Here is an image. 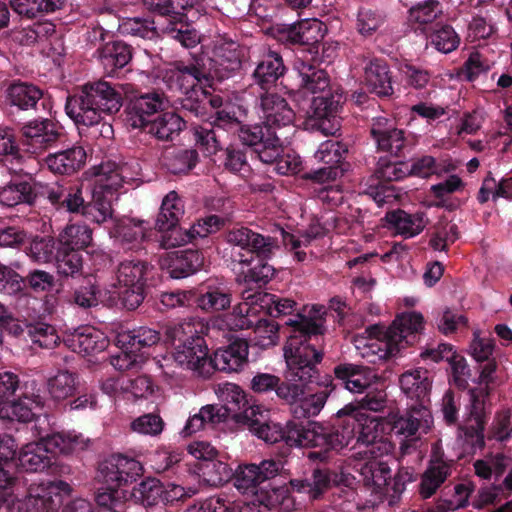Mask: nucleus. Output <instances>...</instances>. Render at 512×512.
I'll return each mask as SVG.
<instances>
[{"instance_id":"obj_1","label":"nucleus","mask_w":512,"mask_h":512,"mask_svg":"<svg viewBox=\"0 0 512 512\" xmlns=\"http://www.w3.org/2000/svg\"><path fill=\"white\" fill-rule=\"evenodd\" d=\"M225 240L236 247L231 253V266L236 282L246 288L242 292L245 300L250 301L253 306H258L259 310L272 318L288 316L284 324L291 328L290 334L293 333V327L286 322L290 319L295 320L297 315L321 321L324 332L326 331L325 319L322 316L293 314L297 309V303L293 299L259 291L269 283L276 271L274 266L268 263L275 250L279 248L274 237L262 235L246 226H239L228 230Z\"/></svg>"},{"instance_id":"obj_2","label":"nucleus","mask_w":512,"mask_h":512,"mask_svg":"<svg viewBox=\"0 0 512 512\" xmlns=\"http://www.w3.org/2000/svg\"><path fill=\"white\" fill-rule=\"evenodd\" d=\"M95 181L87 201L81 185L72 182L55 183L47 186L44 195L50 204L60 212L81 214L98 225L112 217V201L124 182L123 167L113 161L95 167Z\"/></svg>"},{"instance_id":"obj_3","label":"nucleus","mask_w":512,"mask_h":512,"mask_svg":"<svg viewBox=\"0 0 512 512\" xmlns=\"http://www.w3.org/2000/svg\"><path fill=\"white\" fill-rule=\"evenodd\" d=\"M295 320L286 322L293 327V333L284 346V357L287 365L285 380L269 373H257L251 380L250 386L255 393L264 394L274 391L279 398L280 389L291 386L292 382L304 381L315 376L317 364L324 356L323 349L317 348V341L324 335L321 321L297 315Z\"/></svg>"},{"instance_id":"obj_4","label":"nucleus","mask_w":512,"mask_h":512,"mask_svg":"<svg viewBox=\"0 0 512 512\" xmlns=\"http://www.w3.org/2000/svg\"><path fill=\"white\" fill-rule=\"evenodd\" d=\"M168 100L164 93L151 91L132 97L126 108V124L160 141H172L186 122L175 112H164Z\"/></svg>"},{"instance_id":"obj_5","label":"nucleus","mask_w":512,"mask_h":512,"mask_svg":"<svg viewBox=\"0 0 512 512\" xmlns=\"http://www.w3.org/2000/svg\"><path fill=\"white\" fill-rule=\"evenodd\" d=\"M38 441L24 445L17 458L18 465L27 472L54 474L58 471L56 455H68L88 448L90 439L75 431L43 434L38 431Z\"/></svg>"},{"instance_id":"obj_6","label":"nucleus","mask_w":512,"mask_h":512,"mask_svg":"<svg viewBox=\"0 0 512 512\" xmlns=\"http://www.w3.org/2000/svg\"><path fill=\"white\" fill-rule=\"evenodd\" d=\"M122 94L109 82L98 80L82 85L65 103V112L79 126H97L103 116L117 113Z\"/></svg>"},{"instance_id":"obj_7","label":"nucleus","mask_w":512,"mask_h":512,"mask_svg":"<svg viewBox=\"0 0 512 512\" xmlns=\"http://www.w3.org/2000/svg\"><path fill=\"white\" fill-rule=\"evenodd\" d=\"M203 326L199 322L183 321L167 325L163 333V341L173 347L174 361L182 368L192 370L198 375H211V355L205 338Z\"/></svg>"},{"instance_id":"obj_8","label":"nucleus","mask_w":512,"mask_h":512,"mask_svg":"<svg viewBox=\"0 0 512 512\" xmlns=\"http://www.w3.org/2000/svg\"><path fill=\"white\" fill-rule=\"evenodd\" d=\"M336 390L332 376H315L304 381L292 382L291 386L280 389L279 399L290 405L296 419H308L317 416L324 408L328 397Z\"/></svg>"},{"instance_id":"obj_9","label":"nucleus","mask_w":512,"mask_h":512,"mask_svg":"<svg viewBox=\"0 0 512 512\" xmlns=\"http://www.w3.org/2000/svg\"><path fill=\"white\" fill-rule=\"evenodd\" d=\"M378 426L376 417L357 409L352 403L347 404L337 412L334 422L330 424V448L338 452L355 439L356 443L371 445L370 452L373 453L374 445L380 437Z\"/></svg>"},{"instance_id":"obj_10","label":"nucleus","mask_w":512,"mask_h":512,"mask_svg":"<svg viewBox=\"0 0 512 512\" xmlns=\"http://www.w3.org/2000/svg\"><path fill=\"white\" fill-rule=\"evenodd\" d=\"M481 366L478 377V387L470 389V406L467 417L462 423L458 424V431L464 435L465 441L470 443L473 449H483L485 447L484 430L488 420L485 411V399L491 393L490 385L494 384L493 374L497 369V363L494 359L485 361Z\"/></svg>"},{"instance_id":"obj_11","label":"nucleus","mask_w":512,"mask_h":512,"mask_svg":"<svg viewBox=\"0 0 512 512\" xmlns=\"http://www.w3.org/2000/svg\"><path fill=\"white\" fill-rule=\"evenodd\" d=\"M53 110L52 97L38 85L14 79L4 89V111L10 122L20 124L25 115Z\"/></svg>"},{"instance_id":"obj_12","label":"nucleus","mask_w":512,"mask_h":512,"mask_svg":"<svg viewBox=\"0 0 512 512\" xmlns=\"http://www.w3.org/2000/svg\"><path fill=\"white\" fill-rule=\"evenodd\" d=\"M198 2L199 0H142V5L148 12L166 20V25L162 28L164 34L190 48L199 39L196 29L188 21L187 12Z\"/></svg>"},{"instance_id":"obj_13","label":"nucleus","mask_w":512,"mask_h":512,"mask_svg":"<svg viewBox=\"0 0 512 512\" xmlns=\"http://www.w3.org/2000/svg\"><path fill=\"white\" fill-rule=\"evenodd\" d=\"M424 318L421 313L412 311L398 315L392 324L384 331L377 326L370 330H379L383 340L369 346V350L376 354L378 359H388L400 353L408 346L414 345L423 329Z\"/></svg>"},{"instance_id":"obj_14","label":"nucleus","mask_w":512,"mask_h":512,"mask_svg":"<svg viewBox=\"0 0 512 512\" xmlns=\"http://www.w3.org/2000/svg\"><path fill=\"white\" fill-rule=\"evenodd\" d=\"M184 201L176 191H170L162 200L155 220V229L161 232V246L165 249L174 248L196 239L201 235L195 227H183L181 220L184 217Z\"/></svg>"},{"instance_id":"obj_15","label":"nucleus","mask_w":512,"mask_h":512,"mask_svg":"<svg viewBox=\"0 0 512 512\" xmlns=\"http://www.w3.org/2000/svg\"><path fill=\"white\" fill-rule=\"evenodd\" d=\"M271 35L287 48L296 50L316 60L327 32L326 25L318 19H304L291 24L278 23L270 28Z\"/></svg>"},{"instance_id":"obj_16","label":"nucleus","mask_w":512,"mask_h":512,"mask_svg":"<svg viewBox=\"0 0 512 512\" xmlns=\"http://www.w3.org/2000/svg\"><path fill=\"white\" fill-rule=\"evenodd\" d=\"M331 429L329 425L313 423L305 426L302 422L295 420L287 421L285 426L281 425L283 437L281 442L287 446L285 454L291 447H303L311 449L307 457L312 461H327L332 452L330 448Z\"/></svg>"},{"instance_id":"obj_17","label":"nucleus","mask_w":512,"mask_h":512,"mask_svg":"<svg viewBox=\"0 0 512 512\" xmlns=\"http://www.w3.org/2000/svg\"><path fill=\"white\" fill-rule=\"evenodd\" d=\"M356 471L362 477L364 485L376 494L400 495L406 484L415 480L413 470L409 467H400L394 476L387 462L377 458L359 462L355 465Z\"/></svg>"},{"instance_id":"obj_18","label":"nucleus","mask_w":512,"mask_h":512,"mask_svg":"<svg viewBox=\"0 0 512 512\" xmlns=\"http://www.w3.org/2000/svg\"><path fill=\"white\" fill-rule=\"evenodd\" d=\"M18 125L23 150L31 154H40L56 148L66 140L63 127L52 119V113L47 117L38 116Z\"/></svg>"},{"instance_id":"obj_19","label":"nucleus","mask_w":512,"mask_h":512,"mask_svg":"<svg viewBox=\"0 0 512 512\" xmlns=\"http://www.w3.org/2000/svg\"><path fill=\"white\" fill-rule=\"evenodd\" d=\"M369 133L377 151L405 158L416 145L414 136L397 126L395 118L373 117L369 124Z\"/></svg>"},{"instance_id":"obj_20","label":"nucleus","mask_w":512,"mask_h":512,"mask_svg":"<svg viewBox=\"0 0 512 512\" xmlns=\"http://www.w3.org/2000/svg\"><path fill=\"white\" fill-rule=\"evenodd\" d=\"M70 492L71 487L65 481L42 482L31 487L25 498L12 500L9 512H57Z\"/></svg>"},{"instance_id":"obj_21","label":"nucleus","mask_w":512,"mask_h":512,"mask_svg":"<svg viewBox=\"0 0 512 512\" xmlns=\"http://www.w3.org/2000/svg\"><path fill=\"white\" fill-rule=\"evenodd\" d=\"M345 100L343 90L339 85L330 87L312 98L307 110V117L315 120V125L322 132L333 135L339 130L340 124L337 116Z\"/></svg>"},{"instance_id":"obj_22","label":"nucleus","mask_w":512,"mask_h":512,"mask_svg":"<svg viewBox=\"0 0 512 512\" xmlns=\"http://www.w3.org/2000/svg\"><path fill=\"white\" fill-rule=\"evenodd\" d=\"M283 463L280 460L265 459L260 464H240L233 471L232 481L236 489L242 494L260 495L265 491L261 485L275 478L281 469Z\"/></svg>"},{"instance_id":"obj_23","label":"nucleus","mask_w":512,"mask_h":512,"mask_svg":"<svg viewBox=\"0 0 512 512\" xmlns=\"http://www.w3.org/2000/svg\"><path fill=\"white\" fill-rule=\"evenodd\" d=\"M241 143L250 148L261 162H271L280 151V138L276 130L262 124H241L237 128Z\"/></svg>"},{"instance_id":"obj_24","label":"nucleus","mask_w":512,"mask_h":512,"mask_svg":"<svg viewBox=\"0 0 512 512\" xmlns=\"http://www.w3.org/2000/svg\"><path fill=\"white\" fill-rule=\"evenodd\" d=\"M142 472V465L136 459L113 454L99 463L96 478L103 485L120 489L135 481Z\"/></svg>"},{"instance_id":"obj_25","label":"nucleus","mask_w":512,"mask_h":512,"mask_svg":"<svg viewBox=\"0 0 512 512\" xmlns=\"http://www.w3.org/2000/svg\"><path fill=\"white\" fill-rule=\"evenodd\" d=\"M333 382L337 386L352 392L362 394L366 392L379 377L373 368L354 363H339L333 368Z\"/></svg>"},{"instance_id":"obj_26","label":"nucleus","mask_w":512,"mask_h":512,"mask_svg":"<svg viewBox=\"0 0 512 512\" xmlns=\"http://www.w3.org/2000/svg\"><path fill=\"white\" fill-rule=\"evenodd\" d=\"M364 83L370 93L381 99H390L394 94L392 73L384 58H363Z\"/></svg>"},{"instance_id":"obj_27","label":"nucleus","mask_w":512,"mask_h":512,"mask_svg":"<svg viewBox=\"0 0 512 512\" xmlns=\"http://www.w3.org/2000/svg\"><path fill=\"white\" fill-rule=\"evenodd\" d=\"M161 269L172 279H184L194 275L204 265L199 250L186 249L167 253L160 261Z\"/></svg>"},{"instance_id":"obj_28","label":"nucleus","mask_w":512,"mask_h":512,"mask_svg":"<svg viewBox=\"0 0 512 512\" xmlns=\"http://www.w3.org/2000/svg\"><path fill=\"white\" fill-rule=\"evenodd\" d=\"M219 399L222 404H212L215 412L219 414L222 422L232 419L237 423L243 424L241 417L248 411L249 405L247 395L242 388L233 383H225L219 388Z\"/></svg>"},{"instance_id":"obj_29","label":"nucleus","mask_w":512,"mask_h":512,"mask_svg":"<svg viewBox=\"0 0 512 512\" xmlns=\"http://www.w3.org/2000/svg\"><path fill=\"white\" fill-rule=\"evenodd\" d=\"M257 104L261 109L267 126L276 128L288 126L294 122L295 113L287 100L273 91H259Z\"/></svg>"},{"instance_id":"obj_30","label":"nucleus","mask_w":512,"mask_h":512,"mask_svg":"<svg viewBox=\"0 0 512 512\" xmlns=\"http://www.w3.org/2000/svg\"><path fill=\"white\" fill-rule=\"evenodd\" d=\"M287 71L284 61L276 52L270 51L257 63L251 77L260 91H272L283 83Z\"/></svg>"},{"instance_id":"obj_31","label":"nucleus","mask_w":512,"mask_h":512,"mask_svg":"<svg viewBox=\"0 0 512 512\" xmlns=\"http://www.w3.org/2000/svg\"><path fill=\"white\" fill-rule=\"evenodd\" d=\"M249 346L244 339H235L215 350L211 359V374L215 371L239 372L248 364Z\"/></svg>"},{"instance_id":"obj_32","label":"nucleus","mask_w":512,"mask_h":512,"mask_svg":"<svg viewBox=\"0 0 512 512\" xmlns=\"http://www.w3.org/2000/svg\"><path fill=\"white\" fill-rule=\"evenodd\" d=\"M432 423V415L423 403H414L403 414L392 418V432L396 435L413 437L418 431L427 433Z\"/></svg>"},{"instance_id":"obj_33","label":"nucleus","mask_w":512,"mask_h":512,"mask_svg":"<svg viewBox=\"0 0 512 512\" xmlns=\"http://www.w3.org/2000/svg\"><path fill=\"white\" fill-rule=\"evenodd\" d=\"M174 74L181 91L211 86L210 72L203 58L176 61Z\"/></svg>"},{"instance_id":"obj_34","label":"nucleus","mask_w":512,"mask_h":512,"mask_svg":"<svg viewBox=\"0 0 512 512\" xmlns=\"http://www.w3.org/2000/svg\"><path fill=\"white\" fill-rule=\"evenodd\" d=\"M43 400L39 395L32 397L23 396L15 401H8L0 408V417L21 423L35 422V429L38 424L46 422V416L41 419Z\"/></svg>"},{"instance_id":"obj_35","label":"nucleus","mask_w":512,"mask_h":512,"mask_svg":"<svg viewBox=\"0 0 512 512\" xmlns=\"http://www.w3.org/2000/svg\"><path fill=\"white\" fill-rule=\"evenodd\" d=\"M341 477L335 471L327 468H315L309 477L304 479L290 480V486L293 491L305 493L309 500H319L324 493L332 486L338 485Z\"/></svg>"},{"instance_id":"obj_36","label":"nucleus","mask_w":512,"mask_h":512,"mask_svg":"<svg viewBox=\"0 0 512 512\" xmlns=\"http://www.w3.org/2000/svg\"><path fill=\"white\" fill-rule=\"evenodd\" d=\"M422 359H431L433 362L447 361L450 364L454 383L457 387L465 389L468 385L466 377H470V369L466 359L459 355L453 345L440 343L436 348H427L421 352Z\"/></svg>"},{"instance_id":"obj_37","label":"nucleus","mask_w":512,"mask_h":512,"mask_svg":"<svg viewBox=\"0 0 512 512\" xmlns=\"http://www.w3.org/2000/svg\"><path fill=\"white\" fill-rule=\"evenodd\" d=\"M241 418L244 419L243 425L247 426L248 430L259 439L268 444L281 442L283 437L281 425L270 421L269 410L262 406L249 407Z\"/></svg>"},{"instance_id":"obj_38","label":"nucleus","mask_w":512,"mask_h":512,"mask_svg":"<svg viewBox=\"0 0 512 512\" xmlns=\"http://www.w3.org/2000/svg\"><path fill=\"white\" fill-rule=\"evenodd\" d=\"M10 6L21 19L35 20L65 13L71 5L69 0H10Z\"/></svg>"},{"instance_id":"obj_39","label":"nucleus","mask_w":512,"mask_h":512,"mask_svg":"<svg viewBox=\"0 0 512 512\" xmlns=\"http://www.w3.org/2000/svg\"><path fill=\"white\" fill-rule=\"evenodd\" d=\"M87 154L83 147L73 146L50 153L44 158L49 171L58 175H72L81 170L86 163Z\"/></svg>"},{"instance_id":"obj_40","label":"nucleus","mask_w":512,"mask_h":512,"mask_svg":"<svg viewBox=\"0 0 512 512\" xmlns=\"http://www.w3.org/2000/svg\"><path fill=\"white\" fill-rule=\"evenodd\" d=\"M257 307L258 306H253L250 303L247 309V315L239 319V325L242 329H253V340L255 344L262 348H267L277 343L280 325L273 319L263 317L255 320L251 319V314H255L259 311Z\"/></svg>"},{"instance_id":"obj_41","label":"nucleus","mask_w":512,"mask_h":512,"mask_svg":"<svg viewBox=\"0 0 512 512\" xmlns=\"http://www.w3.org/2000/svg\"><path fill=\"white\" fill-rule=\"evenodd\" d=\"M310 58L307 60H299L295 63V70L297 71L299 83L298 88L305 92L312 94H320L330 87L337 86L330 83L328 73L310 63Z\"/></svg>"},{"instance_id":"obj_42","label":"nucleus","mask_w":512,"mask_h":512,"mask_svg":"<svg viewBox=\"0 0 512 512\" xmlns=\"http://www.w3.org/2000/svg\"><path fill=\"white\" fill-rule=\"evenodd\" d=\"M207 69L210 72L211 82H222L235 76L242 68L240 51L234 48H221L216 56L208 59Z\"/></svg>"},{"instance_id":"obj_43","label":"nucleus","mask_w":512,"mask_h":512,"mask_svg":"<svg viewBox=\"0 0 512 512\" xmlns=\"http://www.w3.org/2000/svg\"><path fill=\"white\" fill-rule=\"evenodd\" d=\"M231 295L223 284L207 282L199 293L195 291V304L201 310L215 313L230 307Z\"/></svg>"},{"instance_id":"obj_44","label":"nucleus","mask_w":512,"mask_h":512,"mask_svg":"<svg viewBox=\"0 0 512 512\" xmlns=\"http://www.w3.org/2000/svg\"><path fill=\"white\" fill-rule=\"evenodd\" d=\"M399 383L403 393L416 403H423L428 400L431 391L432 381L429 371L423 368L407 370L401 374Z\"/></svg>"},{"instance_id":"obj_45","label":"nucleus","mask_w":512,"mask_h":512,"mask_svg":"<svg viewBox=\"0 0 512 512\" xmlns=\"http://www.w3.org/2000/svg\"><path fill=\"white\" fill-rule=\"evenodd\" d=\"M132 46L122 40H114L105 43L97 49L101 64L105 71L112 75L117 70L125 67L132 59Z\"/></svg>"},{"instance_id":"obj_46","label":"nucleus","mask_w":512,"mask_h":512,"mask_svg":"<svg viewBox=\"0 0 512 512\" xmlns=\"http://www.w3.org/2000/svg\"><path fill=\"white\" fill-rule=\"evenodd\" d=\"M23 146L20 141V129L5 127L0 129V164L8 170L16 172L23 158Z\"/></svg>"},{"instance_id":"obj_47","label":"nucleus","mask_w":512,"mask_h":512,"mask_svg":"<svg viewBox=\"0 0 512 512\" xmlns=\"http://www.w3.org/2000/svg\"><path fill=\"white\" fill-rule=\"evenodd\" d=\"M70 342L75 351L86 355L102 352L108 346V340L104 334L92 326H83L76 329Z\"/></svg>"},{"instance_id":"obj_48","label":"nucleus","mask_w":512,"mask_h":512,"mask_svg":"<svg viewBox=\"0 0 512 512\" xmlns=\"http://www.w3.org/2000/svg\"><path fill=\"white\" fill-rule=\"evenodd\" d=\"M424 213L409 214L402 209L388 211L385 220L397 233L406 238L420 234L424 227Z\"/></svg>"},{"instance_id":"obj_49","label":"nucleus","mask_w":512,"mask_h":512,"mask_svg":"<svg viewBox=\"0 0 512 512\" xmlns=\"http://www.w3.org/2000/svg\"><path fill=\"white\" fill-rule=\"evenodd\" d=\"M53 263L60 279H75L83 274V255L75 249L58 245Z\"/></svg>"},{"instance_id":"obj_50","label":"nucleus","mask_w":512,"mask_h":512,"mask_svg":"<svg viewBox=\"0 0 512 512\" xmlns=\"http://www.w3.org/2000/svg\"><path fill=\"white\" fill-rule=\"evenodd\" d=\"M152 266L145 260L125 259L117 267L116 276L120 285L146 286Z\"/></svg>"},{"instance_id":"obj_51","label":"nucleus","mask_w":512,"mask_h":512,"mask_svg":"<svg viewBox=\"0 0 512 512\" xmlns=\"http://www.w3.org/2000/svg\"><path fill=\"white\" fill-rule=\"evenodd\" d=\"M452 464L442 459L431 460L422 476L420 494L424 499L430 498L451 474Z\"/></svg>"},{"instance_id":"obj_52","label":"nucleus","mask_w":512,"mask_h":512,"mask_svg":"<svg viewBox=\"0 0 512 512\" xmlns=\"http://www.w3.org/2000/svg\"><path fill=\"white\" fill-rule=\"evenodd\" d=\"M78 374L68 370H61L48 379L47 388L55 401H65L74 397L78 390Z\"/></svg>"},{"instance_id":"obj_53","label":"nucleus","mask_w":512,"mask_h":512,"mask_svg":"<svg viewBox=\"0 0 512 512\" xmlns=\"http://www.w3.org/2000/svg\"><path fill=\"white\" fill-rule=\"evenodd\" d=\"M162 336L159 331L141 326L131 331L120 333L117 336V342L121 347L134 349L137 352L143 348L151 347L161 340Z\"/></svg>"},{"instance_id":"obj_54","label":"nucleus","mask_w":512,"mask_h":512,"mask_svg":"<svg viewBox=\"0 0 512 512\" xmlns=\"http://www.w3.org/2000/svg\"><path fill=\"white\" fill-rule=\"evenodd\" d=\"M164 492L165 486L159 479L148 477L133 487L131 497L136 504L148 508L162 502Z\"/></svg>"},{"instance_id":"obj_55","label":"nucleus","mask_w":512,"mask_h":512,"mask_svg":"<svg viewBox=\"0 0 512 512\" xmlns=\"http://www.w3.org/2000/svg\"><path fill=\"white\" fill-rule=\"evenodd\" d=\"M199 161V154L195 149L173 148L165 153L163 165L172 174H186L191 171Z\"/></svg>"},{"instance_id":"obj_56","label":"nucleus","mask_w":512,"mask_h":512,"mask_svg":"<svg viewBox=\"0 0 512 512\" xmlns=\"http://www.w3.org/2000/svg\"><path fill=\"white\" fill-rule=\"evenodd\" d=\"M36 193L27 181L11 182L0 190L1 204L13 207L18 204H34Z\"/></svg>"},{"instance_id":"obj_57","label":"nucleus","mask_w":512,"mask_h":512,"mask_svg":"<svg viewBox=\"0 0 512 512\" xmlns=\"http://www.w3.org/2000/svg\"><path fill=\"white\" fill-rule=\"evenodd\" d=\"M216 161L219 162V166L234 174L250 171L245 147L230 144L225 149L220 150Z\"/></svg>"},{"instance_id":"obj_58","label":"nucleus","mask_w":512,"mask_h":512,"mask_svg":"<svg viewBox=\"0 0 512 512\" xmlns=\"http://www.w3.org/2000/svg\"><path fill=\"white\" fill-rule=\"evenodd\" d=\"M92 242V230L86 225H67L58 236V245L82 252Z\"/></svg>"},{"instance_id":"obj_59","label":"nucleus","mask_w":512,"mask_h":512,"mask_svg":"<svg viewBox=\"0 0 512 512\" xmlns=\"http://www.w3.org/2000/svg\"><path fill=\"white\" fill-rule=\"evenodd\" d=\"M58 250V238L50 236H35L26 247L28 257L37 263L53 262Z\"/></svg>"},{"instance_id":"obj_60","label":"nucleus","mask_w":512,"mask_h":512,"mask_svg":"<svg viewBox=\"0 0 512 512\" xmlns=\"http://www.w3.org/2000/svg\"><path fill=\"white\" fill-rule=\"evenodd\" d=\"M150 229L144 220L123 219L115 225V237L123 243L133 244L142 242Z\"/></svg>"},{"instance_id":"obj_61","label":"nucleus","mask_w":512,"mask_h":512,"mask_svg":"<svg viewBox=\"0 0 512 512\" xmlns=\"http://www.w3.org/2000/svg\"><path fill=\"white\" fill-rule=\"evenodd\" d=\"M220 423H222V421L219 418V414L215 412L214 406L206 405L188 418L181 434L185 437L191 436L208 426L213 428Z\"/></svg>"},{"instance_id":"obj_62","label":"nucleus","mask_w":512,"mask_h":512,"mask_svg":"<svg viewBox=\"0 0 512 512\" xmlns=\"http://www.w3.org/2000/svg\"><path fill=\"white\" fill-rule=\"evenodd\" d=\"M428 41L437 51L448 54L456 50L460 37L450 25H436L428 35Z\"/></svg>"},{"instance_id":"obj_63","label":"nucleus","mask_w":512,"mask_h":512,"mask_svg":"<svg viewBox=\"0 0 512 512\" xmlns=\"http://www.w3.org/2000/svg\"><path fill=\"white\" fill-rule=\"evenodd\" d=\"M347 153L346 144L330 139L319 145L314 157L326 166L343 167Z\"/></svg>"},{"instance_id":"obj_64","label":"nucleus","mask_w":512,"mask_h":512,"mask_svg":"<svg viewBox=\"0 0 512 512\" xmlns=\"http://www.w3.org/2000/svg\"><path fill=\"white\" fill-rule=\"evenodd\" d=\"M27 336L33 344L41 348L51 349L55 347L59 341L56 329L42 321H30L27 326Z\"/></svg>"}]
</instances>
